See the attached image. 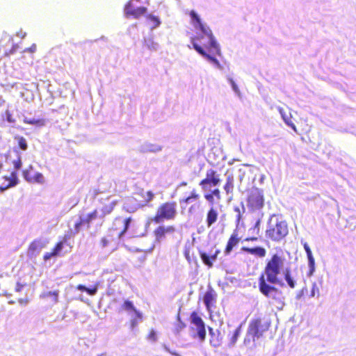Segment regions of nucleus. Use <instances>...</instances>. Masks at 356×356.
<instances>
[{
	"instance_id": "f8f14e48",
	"label": "nucleus",
	"mask_w": 356,
	"mask_h": 356,
	"mask_svg": "<svg viewBox=\"0 0 356 356\" xmlns=\"http://www.w3.org/2000/svg\"><path fill=\"white\" fill-rule=\"evenodd\" d=\"M47 243V241L44 239L35 240L31 243L27 251V256L30 258L35 257L40 253L42 248H44Z\"/></svg>"
},
{
	"instance_id": "774afa93",
	"label": "nucleus",
	"mask_w": 356,
	"mask_h": 356,
	"mask_svg": "<svg viewBox=\"0 0 356 356\" xmlns=\"http://www.w3.org/2000/svg\"><path fill=\"white\" fill-rule=\"evenodd\" d=\"M23 146H24V151L27 148V144L25 141V140L24 139V144H23Z\"/></svg>"
},
{
	"instance_id": "7c9ffc66",
	"label": "nucleus",
	"mask_w": 356,
	"mask_h": 356,
	"mask_svg": "<svg viewBox=\"0 0 356 356\" xmlns=\"http://www.w3.org/2000/svg\"><path fill=\"white\" fill-rule=\"evenodd\" d=\"M308 259V266H309V272L307 273V276L311 277L314 275L316 267H315V259L313 257V254L310 256H307Z\"/></svg>"
},
{
	"instance_id": "9b49d317",
	"label": "nucleus",
	"mask_w": 356,
	"mask_h": 356,
	"mask_svg": "<svg viewBox=\"0 0 356 356\" xmlns=\"http://www.w3.org/2000/svg\"><path fill=\"white\" fill-rule=\"evenodd\" d=\"M147 8L140 6L135 8L134 3L129 1L124 7V15L126 17L133 16L134 18L138 19L140 16L145 15L147 13Z\"/></svg>"
},
{
	"instance_id": "0eeeda50",
	"label": "nucleus",
	"mask_w": 356,
	"mask_h": 356,
	"mask_svg": "<svg viewBox=\"0 0 356 356\" xmlns=\"http://www.w3.org/2000/svg\"><path fill=\"white\" fill-rule=\"evenodd\" d=\"M177 213V203L175 202H165L158 209L156 215L154 217V221L156 223H160L164 219H174Z\"/></svg>"
},
{
	"instance_id": "ea45409f",
	"label": "nucleus",
	"mask_w": 356,
	"mask_h": 356,
	"mask_svg": "<svg viewBox=\"0 0 356 356\" xmlns=\"http://www.w3.org/2000/svg\"><path fill=\"white\" fill-rule=\"evenodd\" d=\"M245 166L246 165H243V167L242 168H240L238 170H237V177L239 180L240 182H242L244 177H245Z\"/></svg>"
},
{
	"instance_id": "2eb2a0df",
	"label": "nucleus",
	"mask_w": 356,
	"mask_h": 356,
	"mask_svg": "<svg viewBox=\"0 0 356 356\" xmlns=\"http://www.w3.org/2000/svg\"><path fill=\"white\" fill-rule=\"evenodd\" d=\"M138 150L143 153H156L162 150V147L158 144L144 143L139 147Z\"/></svg>"
},
{
	"instance_id": "13d9d810",
	"label": "nucleus",
	"mask_w": 356,
	"mask_h": 356,
	"mask_svg": "<svg viewBox=\"0 0 356 356\" xmlns=\"http://www.w3.org/2000/svg\"><path fill=\"white\" fill-rule=\"evenodd\" d=\"M236 212H238V214L236 216V218H237V221L238 222L241 219V212H240V209L238 207H236L235 209H234Z\"/></svg>"
},
{
	"instance_id": "3c124183",
	"label": "nucleus",
	"mask_w": 356,
	"mask_h": 356,
	"mask_svg": "<svg viewBox=\"0 0 356 356\" xmlns=\"http://www.w3.org/2000/svg\"><path fill=\"white\" fill-rule=\"evenodd\" d=\"M36 50V45L35 44H33L30 48L24 49V53L25 52H30V53H34Z\"/></svg>"
},
{
	"instance_id": "9d476101",
	"label": "nucleus",
	"mask_w": 356,
	"mask_h": 356,
	"mask_svg": "<svg viewBox=\"0 0 356 356\" xmlns=\"http://www.w3.org/2000/svg\"><path fill=\"white\" fill-rule=\"evenodd\" d=\"M220 181V175L216 171L210 169L207 170L206 177L200 181V186L204 192H209L211 188L219 186Z\"/></svg>"
},
{
	"instance_id": "a19ab883",
	"label": "nucleus",
	"mask_w": 356,
	"mask_h": 356,
	"mask_svg": "<svg viewBox=\"0 0 356 356\" xmlns=\"http://www.w3.org/2000/svg\"><path fill=\"white\" fill-rule=\"evenodd\" d=\"M317 294L319 296V289L316 282L312 283V287L310 292V296L314 297Z\"/></svg>"
},
{
	"instance_id": "a211bd4d",
	"label": "nucleus",
	"mask_w": 356,
	"mask_h": 356,
	"mask_svg": "<svg viewBox=\"0 0 356 356\" xmlns=\"http://www.w3.org/2000/svg\"><path fill=\"white\" fill-rule=\"evenodd\" d=\"M24 179L29 182L42 183L44 180L43 175L39 172H30L28 170H24Z\"/></svg>"
},
{
	"instance_id": "dca6fc26",
	"label": "nucleus",
	"mask_w": 356,
	"mask_h": 356,
	"mask_svg": "<svg viewBox=\"0 0 356 356\" xmlns=\"http://www.w3.org/2000/svg\"><path fill=\"white\" fill-rule=\"evenodd\" d=\"M209 334L211 336L210 339V343L213 347H218L220 346L222 340V335L220 334V331L218 330H216L215 331L211 328L209 327Z\"/></svg>"
},
{
	"instance_id": "603ef678",
	"label": "nucleus",
	"mask_w": 356,
	"mask_h": 356,
	"mask_svg": "<svg viewBox=\"0 0 356 356\" xmlns=\"http://www.w3.org/2000/svg\"><path fill=\"white\" fill-rule=\"evenodd\" d=\"M163 347H164V349H165L167 352H168L169 353L172 354V355H174V356H181L179 354L177 353H175V352H172V351H171V350H170V348H169L167 346L164 345V346H163Z\"/></svg>"
},
{
	"instance_id": "a878e982",
	"label": "nucleus",
	"mask_w": 356,
	"mask_h": 356,
	"mask_svg": "<svg viewBox=\"0 0 356 356\" xmlns=\"http://www.w3.org/2000/svg\"><path fill=\"white\" fill-rule=\"evenodd\" d=\"M277 110L279 111V113H280L281 116H282V118L283 119V120L284 121V122L289 126L291 128H292L295 131H297L296 130V127L295 126V124L291 122V115H290L289 116H288L285 111H284V109L280 106L277 107Z\"/></svg>"
},
{
	"instance_id": "052dcab7",
	"label": "nucleus",
	"mask_w": 356,
	"mask_h": 356,
	"mask_svg": "<svg viewBox=\"0 0 356 356\" xmlns=\"http://www.w3.org/2000/svg\"><path fill=\"white\" fill-rule=\"evenodd\" d=\"M18 149H22V138H20L18 140Z\"/></svg>"
},
{
	"instance_id": "5701e85b",
	"label": "nucleus",
	"mask_w": 356,
	"mask_h": 356,
	"mask_svg": "<svg viewBox=\"0 0 356 356\" xmlns=\"http://www.w3.org/2000/svg\"><path fill=\"white\" fill-rule=\"evenodd\" d=\"M216 296V294L212 289H210L205 293L203 302L207 309H209L213 305V302L215 301Z\"/></svg>"
},
{
	"instance_id": "f03ea898",
	"label": "nucleus",
	"mask_w": 356,
	"mask_h": 356,
	"mask_svg": "<svg viewBox=\"0 0 356 356\" xmlns=\"http://www.w3.org/2000/svg\"><path fill=\"white\" fill-rule=\"evenodd\" d=\"M189 16L191 17V24L194 28L201 32V34L198 36H203V38L204 37H207L208 42L207 44H204L205 47L209 49L210 53H213L221 56L222 54L220 44L216 40L210 28L207 25V24L202 21L200 16L196 11L193 10L190 11Z\"/></svg>"
},
{
	"instance_id": "5fc2aeb1",
	"label": "nucleus",
	"mask_w": 356,
	"mask_h": 356,
	"mask_svg": "<svg viewBox=\"0 0 356 356\" xmlns=\"http://www.w3.org/2000/svg\"><path fill=\"white\" fill-rule=\"evenodd\" d=\"M101 243H102V247H103V248H105V247H106V246L108 245V241L106 238H103L102 239V241H101Z\"/></svg>"
},
{
	"instance_id": "7ed1b4c3",
	"label": "nucleus",
	"mask_w": 356,
	"mask_h": 356,
	"mask_svg": "<svg viewBox=\"0 0 356 356\" xmlns=\"http://www.w3.org/2000/svg\"><path fill=\"white\" fill-rule=\"evenodd\" d=\"M8 159L11 165H13L15 170L10 172L8 175L0 176V190L4 191L8 188L15 186L19 183L17 171L22 166L21 153L17 148L10 149L8 152Z\"/></svg>"
},
{
	"instance_id": "bf43d9fd",
	"label": "nucleus",
	"mask_w": 356,
	"mask_h": 356,
	"mask_svg": "<svg viewBox=\"0 0 356 356\" xmlns=\"http://www.w3.org/2000/svg\"><path fill=\"white\" fill-rule=\"evenodd\" d=\"M190 196L193 200H197L199 197V195L196 194L195 191L192 192Z\"/></svg>"
},
{
	"instance_id": "a18cd8bd",
	"label": "nucleus",
	"mask_w": 356,
	"mask_h": 356,
	"mask_svg": "<svg viewBox=\"0 0 356 356\" xmlns=\"http://www.w3.org/2000/svg\"><path fill=\"white\" fill-rule=\"evenodd\" d=\"M307 291L306 287L302 288L296 295V300H300L304 295L305 292Z\"/></svg>"
},
{
	"instance_id": "ddd939ff",
	"label": "nucleus",
	"mask_w": 356,
	"mask_h": 356,
	"mask_svg": "<svg viewBox=\"0 0 356 356\" xmlns=\"http://www.w3.org/2000/svg\"><path fill=\"white\" fill-rule=\"evenodd\" d=\"M145 204L140 203L133 197H128L124 200L123 209L128 213H134L140 207H144Z\"/></svg>"
},
{
	"instance_id": "2f4dec72",
	"label": "nucleus",
	"mask_w": 356,
	"mask_h": 356,
	"mask_svg": "<svg viewBox=\"0 0 356 356\" xmlns=\"http://www.w3.org/2000/svg\"><path fill=\"white\" fill-rule=\"evenodd\" d=\"M241 333V325H239L234 332L233 335L231 337L229 346H234L238 340V337Z\"/></svg>"
},
{
	"instance_id": "6ab92c4d",
	"label": "nucleus",
	"mask_w": 356,
	"mask_h": 356,
	"mask_svg": "<svg viewBox=\"0 0 356 356\" xmlns=\"http://www.w3.org/2000/svg\"><path fill=\"white\" fill-rule=\"evenodd\" d=\"M241 250L250 254L257 255L259 257H264L266 254L265 248L260 246H257L254 248L243 247Z\"/></svg>"
},
{
	"instance_id": "423d86ee",
	"label": "nucleus",
	"mask_w": 356,
	"mask_h": 356,
	"mask_svg": "<svg viewBox=\"0 0 356 356\" xmlns=\"http://www.w3.org/2000/svg\"><path fill=\"white\" fill-rule=\"evenodd\" d=\"M190 335L202 342L206 338L205 324L200 316L193 312L190 316Z\"/></svg>"
},
{
	"instance_id": "c9c22d12",
	"label": "nucleus",
	"mask_w": 356,
	"mask_h": 356,
	"mask_svg": "<svg viewBox=\"0 0 356 356\" xmlns=\"http://www.w3.org/2000/svg\"><path fill=\"white\" fill-rule=\"evenodd\" d=\"M67 241H65V238H63V241L58 243L56 246L54 247L53 250V252L56 257L59 256L60 254V252L63 248L64 243Z\"/></svg>"
},
{
	"instance_id": "473e14b6",
	"label": "nucleus",
	"mask_w": 356,
	"mask_h": 356,
	"mask_svg": "<svg viewBox=\"0 0 356 356\" xmlns=\"http://www.w3.org/2000/svg\"><path fill=\"white\" fill-rule=\"evenodd\" d=\"M24 122L34 124L37 127H41L44 125V120L42 119H28L27 118H24Z\"/></svg>"
},
{
	"instance_id": "338daca9",
	"label": "nucleus",
	"mask_w": 356,
	"mask_h": 356,
	"mask_svg": "<svg viewBox=\"0 0 356 356\" xmlns=\"http://www.w3.org/2000/svg\"><path fill=\"white\" fill-rule=\"evenodd\" d=\"M184 327H185V325L183 323L180 322L179 323V328L181 330V329H182Z\"/></svg>"
},
{
	"instance_id": "aec40b11",
	"label": "nucleus",
	"mask_w": 356,
	"mask_h": 356,
	"mask_svg": "<svg viewBox=\"0 0 356 356\" xmlns=\"http://www.w3.org/2000/svg\"><path fill=\"white\" fill-rule=\"evenodd\" d=\"M122 307L123 309L129 312L131 317H133V315H135L136 317L141 318L142 314L136 309L131 301L125 300Z\"/></svg>"
},
{
	"instance_id": "b1692460",
	"label": "nucleus",
	"mask_w": 356,
	"mask_h": 356,
	"mask_svg": "<svg viewBox=\"0 0 356 356\" xmlns=\"http://www.w3.org/2000/svg\"><path fill=\"white\" fill-rule=\"evenodd\" d=\"M218 211L211 207L207 214V225L208 227H211L218 219Z\"/></svg>"
},
{
	"instance_id": "864d4df0",
	"label": "nucleus",
	"mask_w": 356,
	"mask_h": 356,
	"mask_svg": "<svg viewBox=\"0 0 356 356\" xmlns=\"http://www.w3.org/2000/svg\"><path fill=\"white\" fill-rule=\"evenodd\" d=\"M132 319H131V326L134 327H135L138 322H137V319L136 318H138V317H136L135 315H133V317H131Z\"/></svg>"
},
{
	"instance_id": "e2e57ef3",
	"label": "nucleus",
	"mask_w": 356,
	"mask_h": 356,
	"mask_svg": "<svg viewBox=\"0 0 356 356\" xmlns=\"http://www.w3.org/2000/svg\"><path fill=\"white\" fill-rule=\"evenodd\" d=\"M266 177L264 175H262L259 179V182L260 184H263L264 179H265Z\"/></svg>"
},
{
	"instance_id": "37998d69",
	"label": "nucleus",
	"mask_w": 356,
	"mask_h": 356,
	"mask_svg": "<svg viewBox=\"0 0 356 356\" xmlns=\"http://www.w3.org/2000/svg\"><path fill=\"white\" fill-rule=\"evenodd\" d=\"M209 192L211 193V195L213 197H216L218 200H220L221 199L220 192V190L218 188H215V189L213 190L211 188V191H209Z\"/></svg>"
},
{
	"instance_id": "8fccbe9b",
	"label": "nucleus",
	"mask_w": 356,
	"mask_h": 356,
	"mask_svg": "<svg viewBox=\"0 0 356 356\" xmlns=\"http://www.w3.org/2000/svg\"><path fill=\"white\" fill-rule=\"evenodd\" d=\"M154 197V193L151 191H148L147 193V197H145L146 203L150 202L153 199Z\"/></svg>"
},
{
	"instance_id": "cd10ccee",
	"label": "nucleus",
	"mask_w": 356,
	"mask_h": 356,
	"mask_svg": "<svg viewBox=\"0 0 356 356\" xmlns=\"http://www.w3.org/2000/svg\"><path fill=\"white\" fill-rule=\"evenodd\" d=\"M227 195L232 194L234 190V177L228 175L226 179V183L223 187Z\"/></svg>"
},
{
	"instance_id": "0e129e2a",
	"label": "nucleus",
	"mask_w": 356,
	"mask_h": 356,
	"mask_svg": "<svg viewBox=\"0 0 356 356\" xmlns=\"http://www.w3.org/2000/svg\"><path fill=\"white\" fill-rule=\"evenodd\" d=\"M21 287H22V285H21L19 283H18V284H17V288H16V290H17V291H20V290H21Z\"/></svg>"
},
{
	"instance_id": "49530a36",
	"label": "nucleus",
	"mask_w": 356,
	"mask_h": 356,
	"mask_svg": "<svg viewBox=\"0 0 356 356\" xmlns=\"http://www.w3.org/2000/svg\"><path fill=\"white\" fill-rule=\"evenodd\" d=\"M303 247L306 252L307 257L312 254V250H311L309 245L306 242L303 243Z\"/></svg>"
},
{
	"instance_id": "c85d7f7f",
	"label": "nucleus",
	"mask_w": 356,
	"mask_h": 356,
	"mask_svg": "<svg viewBox=\"0 0 356 356\" xmlns=\"http://www.w3.org/2000/svg\"><path fill=\"white\" fill-rule=\"evenodd\" d=\"M145 45L152 51H157L159 48V43L154 41L153 38H145Z\"/></svg>"
},
{
	"instance_id": "6e6552de",
	"label": "nucleus",
	"mask_w": 356,
	"mask_h": 356,
	"mask_svg": "<svg viewBox=\"0 0 356 356\" xmlns=\"http://www.w3.org/2000/svg\"><path fill=\"white\" fill-rule=\"evenodd\" d=\"M264 203V191L257 187H252L248 192V206L252 210L263 208Z\"/></svg>"
},
{
	"instance_id": "4468645a",
	"label": "nucleus",
	"mask_w": 356,
	"mask_h": 356,
	"mask_svg": "<svg viewBox=\"0 0 356 356\" xmlns=\"http://www.w3.org/2000/svg\"><path fill=\"white\" fill-rule=\"evenodd\" d=\"M175 231L173 226H159L155 231V242L161 243L165 238V235L168 234H172Z\"/></svg>"
},
{
	"instance_id": "1a4fd4ad",
	"label": "nucleus",
	"mask_w": 356,
	"mask_h": 356,
	"mask_svg": "<svg viewBox=\"0 0 356 356\" xmlns=\"http://www.w3.org/2000/svg\"><path fill=\"white\" fill-rule=\"evenodd\" d=\"M203 40V36H195L192 37L191 44L193 45V49L202 57H204L205 59H207L209 63L213 64L216 68H218L220 70H223L222 65L220 63L218 60L214 56H213L211 54H208L200 45H199L197 43V41H201Z\"/></svg>"
},
{
	"instance_id": "412c9836",
	"label": "nucleus",
	"mask_w": 356,
	"mask_h": 356,
	"mask_svg": "<svg viewBox=\"0 0 356 356\" xmlns=\"http://www.w3.org/2000/svg\"><path fill=\"white\" fill-rule=\"evenodd\" d=\"M218 253L219 251L216 250L213 254H208L207 253L203 252H201L200 254L203 263L211 268L213 266V262L216 260Z\"/></svg>"
},
{
	"instance_id": "72a5a7b5",
	"label": "nucleus",
	"mask_w": 356,
	"mask_h": 356,
	"mask_svg": "<svg viewBox=\"0 0 356 356\" xmlns=\"http://www.w3.org/2000/svg\"><path fill=\"white\" fill-rule=\"evenodd\" d=\"M227 81L229 83V84L231 85V87H232L233 91L234 92V93L236 94V95L241 99V92L237 84L235 83V81L231 77H227Z\"/></svg>"
},
{
	"instance_id": "c756f323",
	"label": "nucleus",
	"mask_w": 356,
	"mask_h": 356,
	"mask_svg": "<svg viewBox=\"0 0 356 356\" xmlns=\"http://www.w3.org/2000/svg\"><path fill=\"white\" fill-rule=\"evenodd\" d=\"M40 296L44 298H50L53 302L56 303L58 302V291L43 292Z\"/></svg>"
},
{
	"instance_id": "680f3d73",
	"label": "nucleus",
	"mask_w": 356,
	"mask_h": 356,
	"mask_svg": "<svg viewBox=\"0 0 356 356\" xmlns=\"http://www.w3.org/2000/svg\"><path fill=\"white\" fill-rule=\"evenodd\" d=\"M192 200L193 199L191 198V197L189 196L187 198H186L185 200H184L183 202H184L186 204H188V203H190L192 201Z\"/></svg>"
},
{
	"instance_id": "e433bc0d",
	"label": "nucleus",
	"mask_w": 356,
	"mask_h": 356,
	"mask_svg": "<svg viewBox=\"0 0 356 356\" xmlns=\"http://www.w3.org/2000/svg\"><path fill=\"white\" fill-rule=\"evenodd\" d=\"M147 18L149 20H151L154 24L153 26L151 27L152 30L159 27L161 23L160 19L158 17L153 15L152 14L149 15L147 16Z\"/></svg>"
},
{
	"instance_id": "09e8293b",
	"label": "nucleus",
	"mask_w": 356,
	"mask_h": 356,
	"mask_svg": "<svg viewBox=\"0 0 356 356\" xmlns=\"http://www.w3.org/2000/svg\"><path fill=\"white\" fill-rule=\"evenodd\" d=\"M54 257H56V256L54 255L53 251L51 252H46L44 255V260L48 261Z\"/></svg>"
},
{
	"instance_id": "58836bf2",
	"label": "nucleus",
	"mask_w": 356,
	"mask_h": 356,
	"mask_svg": "<svg viewBox=\"0 0 356 356\" xmlns=\"http://www.w3.org/2000/svg\"><path fill=\"white\" fill-rule=\"evenodd\" d=\"M116 204V201L111 202L109 204L105 205L102 209V212L104 215L109 214L113 210Z\"/></svg>"
},
{
	"instance_id": "4d7b16f0",
	"label": "nucleus",
	"mask_w": 356,
	"mask_h": 356,
	"mask_svg": "<svg viewBox=\"0 0 356 356\" xmlns=\"http://www.w3.org/2000/svg\"><path fill=\"white\" fill-rule=\"evenodd\" d=\"M149 338L153 341H156V333L154 331H152L149 335Z\"/></svg>"
},
{
	"instance_id": "de8ad7c7",
	"label": "nucleus",
	"mask_w": 356,
	"mask_h": 356,
	"mask_svg": "<svg viewBox=\"0 0 356 356\" xmlns=\"http://www.w3.org/2000/svg\"><path fill=\"white\" fill-rule=\"evenodd\" d=\"M97 291V287H94L92 289H90V288H86V293L90 296H94L95 294H96Z\"/></svg>"
},
{
	"instance_id": "6e6d98bb",
	"label": "nucleus",
	"mask_w": 356,
	"mask_h": 356,
	"mask_svg": "<svg viewBox=\"0 0 356 356\" xmlns=\"http://www.w3.org/2000/svg\"><path fill=\"white\" fill-rule=\"evenodd\" d=\"M86 286L83 285V284H79L76 287V289L79 290V291H86Z\"/></svg>"
},
{
	"instance_id": "39448f33",
	"label": "nucleus",
	"mask_w": 356,
	"mask_h": 356,
	"mask_svg": "<svg viewBox=\"0 0 356 356\" xmlns=\"http://www.w3.org/2000/svg\"><path fill=\"white\" fill-rule=\"evenodd\" d=\"M289 233L286 221L280 220L275 215L272 216L268 222L266 236L273 241H280Z\"/></svg>"
},
{
	"instance_id": "f704fd0d",
	"label": "nucleus",
	"mask_w": 356,
	"mask_h": 356,
	"mask_svg": "<svg viewBox=\"0 0 356 356\" xmlns=\"http://www.w3.org/2000/svg\"><path fill=\"white\" fill-rule=\"evenodd\" d=\"M132 221L131 218H127L124 220V228L121 232L119 234V238L121 239L124 235L127 233L128 229H129L131 222Z\"/></svg>"
},
{
	"instance_id": "f3484780",
	"label": "nucleus",
	"mask_w": 356,
	"mask_h": 356,
	"mask_svg": "<svg viewBox=\"0 0 356 356\" xmlns=\"http://www.w3.org/2000/svg\"><path fill=\"white\" fill-rule=\"evenodd\" d=\"M84 226L83 222L81 219L79 217L77 220L75 221L74 229H70V230L65 235V241H67V240L70 239L72 237H74L76 234H77L81 229V228Z\"/></svg>"
},
{
	"instance_id": "69168bd1",
	"label": "nucleus",
	"mask_w": 356,
	"mask_h": 356,
	"mask_svg": "<svg viewBox=\"0 0 356 356\" xmlns=\"http://www.w3.org/2000/svg\"><path fill=\"white\" fill-rule=\"evenodd\" d=\"M259 225H260V220H259L256 222L254 227L259 229Z\"/></svg>"
},
{
	"instance_id": "bb28decb",
	"label": "nucleus",
	"mask_w": 356,
	"mask_h": 356,
	"mask_svg": "<svg viewBox=\"0 0 356 356\" xmlns=\"http://www.w3.org/2000/svg\"><path fill=\"white\" fill-rule=\"evenodd\" d=\"M283 274L284 276V280L286 282L288 286L291 288L294 289L296 285V280L292 277L291 270L289 268H286L284 271Z\"/></svg>"
},
{
	"instance_id": "c03bdc74",
	"label": "nucleus",
	"mask_w": 356,
	"mask_h": 356,
	"mask_svg": "<svg viewBox=\"0 0 356 356\" xmlns=\"http://www.w3.org/2000/svg\"><path fill=\"white\" fill-rule=\"evenodd\" d=\"M204 198L211 204L214 202V197L210 192H204Z\"/></svg>"
},
{
	"instance_id": "4be33fe9",
	"label": "nucleus",
	"mask_w": 356,
	"mask_h": 356,
	"mask_svg": "<svg viewBox=\"0 0 356 356\" xmlns=\"http://www.w3.org/2000/svg\"><path fill=\"white\" fill-rule=\"evenodd\" d=\"M239 240L240 238L238 237V234L234 232L227 242L226 248L225 250V254L227 255L229 254L233 250L234 247L236 246L239 242Z\"/></svg>"
},
{
	"instance_id": "79ce46f5",
	"label": "nucleus",
	"mask_w": 356,
	"mask_h": 356,
	"mask_svg": "<svg viewBox=\"0 0 356 356\" xmlns=\"http://www.w3.org/2000/svg\"><path fill=\"white\" fill-rule=\"evenodd\" d=\"M3 118H6V120L10 123L15 122V119L13 118L12 114L10 113L9 111H6L5 112L4 115H3Z\"/></svg>"
},
{
	"instance_id": "20e7f679",
	"label": "nucleus",
	"mask_w": 356,
	"mask_h": 356,
	"mask_svg": "<svg viewBox=\"0 0 356 356\" xmlns=\"http://www.w3.org/2000/svg\"><path fill=\"white\" fill-rule=\"evenodd\" d=\"M270 323L268 321L260 318L252 320L249 323L243 344L248 346L251 343H253V346L257 347V341L268 331Z\"/></svg>"
},
{
	"instance_id": "f257e3e1",
	"label": "nucleus",
	"mask_w": 356,
	"mask_h": 356,
	"mask_svg": "<svg viewBox=\"0 0 356 356\" xmlns=\"http://www.w3.org/2000/svg\"><path fill=\"white\" fill-rule=\"evenodd\" d=\"M284 264V258L278 254H273L267 262L264 274L259 278V291L266 297L280 301L281 291L270 284L284 286V282L278 278Z\"/></svg>"
},
{
	"instance_id": "4c0bfd02",
	"label": "nucleus",
	"mask_w": 356,
	"mask_h": 356,
	"mask_svg": "<svg viewBox=\"0 0 356 356\" xmlns=\"http://www.w3.org/2000/svg\"><path fill=\"white\" fill-rule=\"evenodd\" d=\"M346 227L353 231L356 229V218L353 216L349 217L346 220Z\"/></svg>"
},
{
	"instance_id": "393cba45",
	"label": "nucleus",
	"mask_w": 356,
	"mask_h": 356,
	"mask_svg": "<svg viewBox=\"0 0 356 356\" xmlns=\"http://www.w3.org/2000/svg\"><path fill=\"white\" fill-rule=\"evenodd\" d=\"M97 217V211H94L92 213H88V215L85 216L83 214L80 215L79 218L81 219L82 222H83L84 225H86L87 229L90 228V222L96 219Z\"/></svg>"
}]
</instances>
